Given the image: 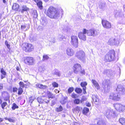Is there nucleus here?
I'll use <instances>...</instances> for the list:
<instances>
[{
  "instance_id": "f257e3e1",
  "label": "nucleus",
  "mask_w": 125,
  "mask_h": 125,
  "mask_svg": "<svg viewBox=\"0 0 125 125\" xmlns=\"http://www.w3.org/2000/svg\"><path fill=\"white\" fill-rule=\"evenodd\" d=\"M46 14L47 16L52 18H57L61 15V17L63 15L62 10H58L56 8L51 6L47 10Z\"/></svg>"
},
{
  "instance_id": "f03ea898",
  "label": "nucleus",
  "mask_w": 125,
  "mask_h": 125,
  "mask_svg": "<svg viewBox=\"0 0 125 125\" xmlns=\"http://www.w3.org/2000/svg\"><path fill=\"white\" fill-rule=\"evenodd\" d=\"M116 90L119 93H111L109 95V98L115 101H118L121 98L120 93L122 94H125V89L121 85H119L117 86Z\"/></svg>"
},
{
  "instance_id": "7ed1b4c3",
  "label": "nucleus",
  "mask_w": 125,
  "mask_h": 125,
  "mask_svg": "<svg viewBox=\"0 0 125 125\" xmlns=\"http://www.w3.org/2000/svg\"><path fill=\"white\" fill-rule=\"evenodd\" d=\"M103 112L109 119L115 118L117 115L116 111L111 108H105Z\"/></svg>"
},
{
  "instance_id": "20e7f679",
  "label": "nucleus",
  "mask_w": 125,
  "mask_h": 125,
  "mask_svg": "<svg viewBox=\"0 0 125 125\" xmlns=\"http://www.w3.org/2000/svg\"><path fill=\"white\" fill-rule=\"evenodd\" d=\"M115 53L114 51H110L105 56L104 60L106 62H110L113 60L115 58Z\"/></svg>"
},
{
  "instance_id": "39448f33",
  "label": "nucleus",
  "mask_w": 125,
  "mask_h": 125,
  "mask_svg": "<svg viewBox=\"0 0 125 125\" xmlns=\"http://www.w3.org/2000/svg\"><path fill=\"white\" fill-rule=\"evenodd\" d=\"M87 34L89 36L95 37L99 33L98 30L92 29L89 30H86Z\"/></svg>"
},
{
  "instance_id": "423d86ee",
  "label": "nucleus",
  "mask_w": 125,
  "mask_h": 125,
  "mask_svg": "<svg viewBox=\"0 0 125 125\" xmlns=\"http://www.w3.org/2000/svg\"><path fill=\"white\" fill-rule=\"evenodd\" d=\"M23 45V50L26 52L32 51L33 50V47L31 44L25 43Z\"/></svg>"
},
{
  "instance_id": "0eeeda50",
  "label": "nucleus",
  "mask_w": 125,
  "mask_h": 125,
  "mask_svg": "<svg viewBox=\"0 0 125 125\" xmlns=\"http://www.w3.org/2000/svg\"><path fill=\"white\" fill-rule=\"evenodd\" d=\"M24 61L25 63L29 65H33L34 62L33 58L30 57H24Z\"/></svg>"
},
{
  "instance_id": "6e6552de",
  "label": "nucleus",
  "mask_w": 125,
  "mask_h": 125,
  "mask_svg": "<svg viewBox=\"0 0 125 125\" xmlns=\"http://www.w3.org/2000/svg\"><path fill=\"white\" fill-rule=\"evenodd\" d=\"M75 55L78 59L82 61H83L85 58V53L82 51L77 52L76 53Z\"/></svg>"
},
{
  "instance_id": "1a4fd4ad",
  "label": "nucleus",
  "mask_w": 125,
  "mask_h": 125,
  "mask_svg": "<svg viewBox=\"0 0 125 125\" xmlns=\"http://www.w3.org/2000/svg\"><path fill=\"white\" fill-rule=\"evenodd\" d=\"M71 44L74 47L77 48L78 46V39L77 37L73 36L71 37Z\"/></svg>"
},
{
  "instance_id": "9d476101",
  "label": "nucleus",
  "mask_w": 125,
  "mask_h": 125,
  "mask_svg": "<svg viewBox=\"0 0 125 125\" xmlns=\"http://www.w3.org/2000/svg\"><path fill=\"white\" fill-rule=\"evenodd\" d=\"M119 41L117 38L112 37L109 39L107 43L110 45H117L119 44Z\"/></svg>"
},
{
  "instance_id": "9b49d317",
  "label": "nucleus",
  "mask_w": 125,
  "mask_h": 125,
  "mask_svg": "<svg viewBox=\"0 0 125 125\" xmlns=\"http://www.w3.org/2000/svg\"><path fill=\"white\" fill-rule=\"evenodd\" d=\"M114 107L117 111L123 112L125 110V106L119 104H114Z\"/></svg>"
},
{
  "instance_id": "f8f14e48",
  "label": "nucleus",
  "mask_w": 125,
  "mask_h": 125,
  "mask_svg": "<svg viewBox=\"0 0 125 125\" xmlns=\"http://www.w3.org/2000/svg\"><path fill=\"white\" fill-rule=\"evenodd\" d=\"M86 33L87 34L86 30L83 29V32H80L79 33L78 37L82 40L85 41L86 40V37L85 34Z\"/></svg>"
},
{
  "instance_id": "ddd939ff",
  "label": "nucleus",
  "mask_w": 125,
  "mask_h": 125,
  "mask_svg": "<svg viewBox=\"0 0 125 125\" xmlns=\"http://www.w3.org/2000/svg\"><path fill=\"white\" fill-rule=\"evenodd\" d=\"M80 64H75L73 67V72L75 73H77L81 70Z\"/></svg>"
},
{
  "instance_id": "4468645a",
  "label": "nucleus",
  "mask_w": 125,
  "mask_h": 125,
  "mask_svg": "<svg viewBox=\"0 0 125 125\" xmlns=\"http://www.w3.org/2000/svg\"><path fill=\"white\" fill-rule=\"evenodd\" d=\"M102 25L104 28L107 29H109L111 28V23L107 21L104 20H102Z\"/></svg>"
},
{
  "instance_id": "2eb2a0df",
  "label": "nucleus",
  "mask_w": 125,
  "mask_h": 125,
  "mask_svg": "<svg viewBox=\"0 0 125 125\" xmlns=\"http://www.w3.org/2000/svg\"><path fill=\"white\" fill-rule=\"evenodd\" d=\"M66 52L67 55L70 56H72L74 53V50L70 47H68L67 48Z\"/></svg>"
},
{
  "instance_id": "dca6fc26",
  "label": "nucleus",
  "mask_w": 125,
  "mask_h": 125,
  "mask_svg": "<svg viewBox=\"0 0 125 125\" xmlns=\"http://www.w3.org/2000/svg\"><path fill=\"white\" fill-rule=\"evenodd\" d=\"M104 83L106 84L105 86H106L107 87L106 88V87H105L104 90L108 92L109 90L111 88V83L109 79H107L106 80H105L104 82H103V84H104Z\"/></svg>"
},
{
  "instance_id": "f3484780",
  "label": "nucleus",
  "mask_w": 125,
  "mask_h": 125,
  "mask_svg": "<svg viewBox=\"0 0 125 125\" xmlns=\"http://www.w3.org/2000/svg\"><path fill=\"white\" fill-rule=\"evenodd\" d=\"M36 88L42 89L43 90H46L48 88L47 86L45 85H43L42 84H40L39 83H36L35 84Z\"/></svg>"
},
{
  "instance_id": "a211bd4d",
  "label": "nucleus",
  "mask_w": 125,
  "mask_h": 125,
  "mask_svg": "<svg viewBox=\"0 0 125 125\" xmlns=\"http://www.w3.org/2000/svg\"><path fill=\"white\" fill-rule=\"evenodd\" d=\"M91 82L94 85L97 89H100V87L99 84L95 80L93 79L92 80Z\"/></svg>"
},
{
  "instance_id": "6ab92c4d",
  "label": "nucleus",
  "mask_w": 125,
  "mask_h": 125,
  "mask_svg": "<svg viewBox=\"0 0 125 125\" xmlns=\"http://www.w3.org/2000/svg\"><path fill=\"white\" fill-rule=\"evenodd\" d=\"M82 109V108L81 107L77 106L73 109V112L75 113H78Z\"/></svg>"
},
{
  "instance_id": "aec40b11",
  "label": "nucleus",
  "mask_w": 125,
  "mask_h": 125,
  "mask_svg": "<svg viewBox=\"0 0 125 125\" xmlns=\"http://www.w3.org/2000/svg\"><path fill=\"white\" fill-rule=\"evenodd\" d=\"M1 78L2 79L5 77V76L6 74V72L4 70V69L3 68H1Z\"/></svg>"
},
{
  "instance_id": "412c9836",
  "label": "nucleus",
  "mask_w": 125,
  "mask_h": 125,
  "mask_svg": "<svg viewBox=\"0 0 125 125\" xmlns=\"http://www.w3.org/2000/svg\"><path fill=\"white\" fill-rule=\"evenodd\" d=\"M52 73L53 75H56L58 76L60 75V73L59 72L57 69H55L52 72Z\"/></svg>"
},
{
  "instance_id": "4be33fe9",
  "label": "nucleus",
  "mask_w": 125,
  "mask_h": 125,
  "mask_svg": "<svg viewBox=\"0 0 125 125\" xmlns=\"http://www.w3.org/2000/svg\"><path fill=\"white\" fill-rule=\"evenodd\" d=\"M29 10V9L26 6L23 5L22 6L21 12L22 13H23L24 11H27Z\"/></svg>"
},
{
  "instance_id": "5701e85b",
  "label": "nucleus",
  "mask_w": 125,
  "mask_h": 125,
  "mask_svg": "<svg viewBox=\"0 0 125 125\" xmlns=\"http://www.w3.org/2000/svg\"><path fill=\"white\" fill-rule=\"evenodd\" d=\"M19 7V5L16 3H14L13 4L12 6V9L15 10H17Z\"/></svg>"
},
{
  "instance_id": "b1692460",
  "label": "nucleus",
  "mask_w": 125,
  "mask_h": 125,
  "mask_svg": "<svg viewBox=\"0 0 125 125\" xmlns=\"http://www.w3.org/2000/svg\"><path fill=\"white\" fill-rule=\"evenodd\" d=\"M119 123L123 125H125V119L124 118H121L119 119Z\"/></svg>"
},
{
  "instance_id": "393cba45",
  "label": "nucleus",
  "mask_w": 125,
  "mask_h": 125,
  "mask_svg": "<svg viewBox=\"0 0 125 125\" xmlns=\"http://www.w3.org/2000/svg\"><path fill=\"white\" fill-rule=\"evenodd\" d=\"M36 3L37 6H38L39 8L40 9L42 10V1L40 0L39 2H38Z\"/></svg>"
},
{
  "instance_id": "a878e982",
  "label": "nucleus",
  "mask_w": 125,
  "mask_h": 125,
  "mask_svg": "<svg viewBox=\"0 0 125 125\" xmlns=\"http://www.w3.org/2000/svg\"><path fill=\"white\" fill-rule=\"evenodd\" d=\"M105 3H103L100 4L99 7V8L102 9L103 10H104L105 8Z\"/></svg>"
},
{
  "instance_id": "bb28decb",
  "label": "nucleus",
  "mask_w": 125,
  "mask_h": 125,
  "mask_svg": "<svg viewBox=\"0 0 125 125\" xmlns=\"http://www.w3.org/2000/svg\"><path fill=\"white\" fill-rule=\"evenodd\" d=\"M87 83L86 82H82L81 83V86L83 87V89H86V86L87 85Z\"/></svg>"
},
{
  "instance_id": "cd10ccee",
  "label": "nucleus",
  "mask_w": 125,
  "mask_h": 125,
  "mask_svg": "<svg viewBox=\"0 0 125 125\" xmlns=\"http://www.w3.org/2000/svg\"><path fill=\"white\" fill-rule=\"evenodd\" d=\"M89 111V109L87 107H84L83 110V114L85 115H86L87 113Z\"/></svg>"
},
{
  "instance_id": "c85d7f7f",
  "label": "nucleus",
  "mask_w": 125,
  "mask_h": 125,
  "mask_svg": "<svg viewBox=\"0 0 125 125\" xmlns=\"http://www.w3.org/2000/svg\"><path fill=\"white\" fill-rule=\"evenodd\" d=\"M98 125H106L104 122L101 119H99L97 122Z\"/></svg>"
},
{
  "instance_id": "c756f323",
  "label": "nucleus",
  "mask_w": 125,
  "mask_h": 125,
  "mask_svg": "<svg viewBox=\"0 0 125 125\" xmlns=\"http://www.w3.org/2000/svg\"><path fill=\"white\" fill-rule=\"evenodd\" d=\"M47 96L49 98H53L54 97V95L52 93L49 91L47 92Z\"/></svg>"
},
{
  "instance_id": "7c9ffc66",
  "label": "nucleus",
  "mask_w": 125,
  "mask_h": 125,
  "mask_svg": "<svg viewBox=\"0 0 125 125\" xmlns=\"http://www.w3.org/2000/svg\"><path fill=\"white\" fill-rule=\"evenodd\" d=\"M121 13L118 11L116 10H115L114 12V14L115 15V17H118L120 16V14Z\"/></svg>"
},
{
  "instance_id": "2f4dec72",
  "label": "nucleus",
  "mask_w": 125,
  "mask_h": 125,
  "mask_svg": "<svg viewBox=\"0 0 125 125\" xmlns=\"http://www.w3.org/2000/svg\"><path fill=\"white\" fill-rule=\"evenodd\" d=\"M58 39L60 41H61L64 39H65V37L64 36L59 35L58 37Z\"/></svg>"
},
{
  "instance_id": "473e14b6",
  "label": "nucleus",
  "mask_w": 125,
  "mask_h": 125,
  "mask_svg": "<svg viewBox=\"0 0 125 125\" xmlns=\"http://www.w3.org/2000/svg\"><path fill=\"white\" fill-rule=\"evenodd\" d=\"M18 106L15 103L13 104L12 109L13 110H14L16 109H17L18 108Z\"/></svg>"
},
{
  "instance_id": "72a5a7b5",
  "label": "nucleus",
  "mask_w": 125,
  "mask_h": 125,
  "mask_svg": "<svg viewBox=\"0 0 125 125\" xmlns=\"http://www.w3.org/2000/svg\"><path fill=\"white\" fill-rule=\"evenodd\" d=\"M23 92V91L22 88L19 87L18 89V94L19 95H20L22 94Z\"/></svg>"
},
{
  "instance_id": "f704fd0d",
  "label": "nucleus",
  "mask_w": 125,
  "mask_h": 125,
  "mask_svg": "<svg viewBox=\"0 0 125 125\" xmlns=\"http://www.w3.org/2000/svg\"><path fill=\"white\" fill-rule=\"evenodd\" d=\"M49 58V57L47 55H44L43 56L42 60L43 61L47 60Z\"/></svg>"
},
{
  "instance_id": "c9c22d12",
  "label": "nucleus",
  "mask_w": 125,
  "mask_h": 125,
  "mask_svg": "<svg viewBox=\"0 0 125 125\" xmlns=\"http://www.w3.org/2000/svg\"><path fill=\"white\" fill-rule=\"evenodd\" d=\"M75 91L76 92L79 94L81 93L82 91V89L79 88H76L75 90Z\"/></svg>"
},
{
  "instance_id": "e433bc0d",
  "label": "nucleus",
  "mask_w": 125,
  "mask_h": 125,
  "mask_svg": "<svg viewBox=\"0 0 125 125\" xmlns=\"http://www.w3.org/2000/svg\"><path fill=\"white\" fill-rule=\"evenodd\" d=\"M93 101L94 102H97L98 101V99L97 98V96L95 95L93 96Z\"/></svg>"
},
{
  "instance_id": "4c0bfd02",
  "label": "nucleus",
  "mask_w": 125,
  "mask_h": 125,
  "mask_svg": "<svg viewBox=\"0 0 125 125\" xmlns=\"http://www.w3.org/2000/svg\"><path fill=\"white\" fill-rule=\"evenodd\" d=\"M74 90V88L73 87H70L68 90V92L69 93H71Z\"/></svg>"
},
{
  "instance_id": "58836bf2",
  "label": "nucleus",
  "mask_w": 125,
  "mask_h": 125,
  "mask_svg": "<svg viewBox=\"0 0 125 125\" xmlns=\"http://www.w3.org/2000/svg\"><path fill=\"white\" fill-rule=\"evenodd\" d=\"M37 101L39 103H42L43 101V100L41 97H38L37 99Z\"/></svg>"
},
{
  "instance_id": "ea45409f",
  "label": "nucleus",
  "mask_w": 125,
  "mask_h": 125,
  "mask_svg": "<svg viewBox=\"0 0 125 125\" xmlns=\"http://www.w3.org/2000/svg\"><path fill=\"white\" fill-rule=\"evenodd\" d=\"M80 100L79 99H76L74 100V103L78 104L80 103Z\"/></svg>"
},
{
  "instance_id": "a19ab883",
  "label": "nucleus",
  "mask_w": 125,
  "mask_h": 125,
  "mask_svg": "<svg viewBox=\"0 0 125 125\" xmlns=\"http://www.w3.org/2000/svg\"><path fill=\"white\" fill-rule=\"evenodd\" d=\"M63 110V108L61 106H60L58 108H57L56 109V111L58 112H60L62 111Z\"/></svg>"
},
{
  "instance_id": "79ce46f5",
  "label": "nucleus",
  "mask_w": 125,
  "mask_h": 125,
  "mask_svg": "<svg viewBox=\"0 0 125 125\" xmlns=\"http://www.w3.org/2000/svg\"><path fill=\"white\" fill-rule=\"evenodd\" d=\"M20 87L21 88H23L24 87V85L22 82H20L19 83Z\"/></svg>"
},
{
  "instance_id": "37998d69",
  "label": "nucleus",
  "mask_w": 125,
  "mask_h": 125,
  "mask_svg": "<svg viewBox=\"0 0 125 125\" xmlns=\"http://www.w3.org/2000/svg\"><path fill=\"white\" fill-rule=\"evenodd\" d=\"M52 85L54 87H57L58 86V84L56 82H53L52 83Z\"/></svg>"
},
{
  "instance_id": "c03bdc74",
  "label": "nucleus",
  "mask_w": 125,
  "mask_h": 125,
  "mask_svg": "<svg viewBox=\"0 0 125 125\" xmlns=\"http://www.w3.org/2000/svg\"><path fill=\"white\" fill-rule=\"evenodd\" d=\"M72 97L73 98H77L78 96L75 93H73L71 95Z\"/></svg>"
},
{
  "instance_id": "a18cd8bd",
  "label": "nucleus",
  "mask_w": 125,
  "mask_h": 125,
  "mask_svg": "<svg viewBox=\"0 0 125 125\" xmlns=\"http://www.w3.org/2000/svg\"><path fill=\"white\" fill-rule=\"evenodd\" d=\"M7 104V103L6 102H4L1 104L2 108L3 109H4V107Z\"/></svg>"
},
{
  "instance_id": "49530a36",
  "label": "nucleus",
  "mask_w": 125,
  "mask_h": 125,
  "mask_svg": "<svg viewBox=\"0 0 125 125\" xmlns=\"http://www.w3.org/2000/svg\"><path fill=\"white\" fill-rule=\"evenodd\" d=\"M49 98H47L46 99H43V101L45 102L46 103H48L49 102Z\"/></svg>"
},
{
  "instance_id": "de8ad7c7",
  "label": "nucleus",
  "mask_w": 125,
  "mask_h": 125,
  "mask_svg": "<svg viewBox=\"0 0 125 125\" xmlns=\"http://www.w3.org/2000/svg\"><path fill=\"white\" fill-rule=\"evenodd\" d=\"M34 98L32 97L29 98V102H30L31 103H32L33 101L34 100Z\"/></svg>"
},
{
  "instance_id": "09e8293b",
  "label": "nucleus",
  "mask_w": 125,
  "mask_h": 125,
  "mask_svg": "<svg viewBox=\"0 0 125 125\" xmlns=\"http://www.w3.org/2000/svg\"><path fill=\"white\" fill-rule=\"evenodd\" d=\"M43 28L42 26H39L38 28H37V30L38 31H42L43 30Z\"/></svg>"
},
{
  "instance_id": "8fccbe9b",
  "label": "nucleus",
  "mask_w": 125,
  "mask_h": 125,
  "mask_svg": "<svg viewBox=\"0 0 125 125\" xmlns=\"http://www.w3.org/2000/svg\"><path fill=\"white\" fill-rule=\"evenodd\" d=\"M34 14L33 16V17L35 18H36L38 17V15L37 14L36 11V10H34Z\"/></svg>"
},
{
  "instance_id": "3c124183",
  "label": "nucleus",
  "mask_w": 125,
  "mask_h": 125,
  "mask_svg": "<svg viewBox=\"0 0 125 125\" xmlns=\"http://www.w3.org/2000/svg\"><path fill=\"white\" fill-rule=\"evenodd\" d=\"M18 90V89L16 87H13V91L14 92H17Z\"/></svg>"
},
{
  "instance_id": "603ef678",
  "label": "nucleus",
  "mask_w": 125,
  "mask_h": 125,
  "mask_svg": "<svg viewBox=\"0 0 125 125\" xmlns=\"http://www.w3.org/2000/svg\"><path fill=\"white\" fill-rule=\"evenodd\" d=\"M26 26L25 25H22L21 26V29L23 30L24 29L26 28Z\"/></svg>"
},
{
  "instance_id": "864d4df0",
  "label": "nucleus",
  "mask_w": 125,
  "mask_h": 125,
  "mask_svg": "<svg viewBox=\"0 0 125 125\" xmlns=\"http://www.w3.org/2000/svg\"><path fill=\"white\" fill-rule=\"evenodd\" d=\"M55 39L54 38H52L51 41L54 43L55 42Z\"/></svg>"
},
{
  "instance_id": "5fc2aeb1",
  "label": "nucleus",
  "mask_w": 125,
  "mask_h": 125,
  "mask_svg": "<svg viewBox=\"0 0 125 125\" xmlns=\"http://www.w3.org/2000/svg\"><path fill=\"white\" fill-rule=\"evenodd\" d=\"M88 107H90L91 106V104L88 102H87L85 104Z\"/></svg>"
},
{
  "instance_id": "6e6d98bb",
  "label": "nucleus",
  "mask_w": 125,
  "mask_h": 125,
  "mask_svg": "<svg viewBox=\"0 0 125 125\" xmlns=\"http://www.w3.org/2000/svg\"><path fill=\"white\" fill-rule=\"evenodd\" d=\"M8 121L10 122H13L14 121V120L11 118H9Z\"/></svg>"
},
{
  "instance_id": "4d7b16f0",
  "label": "nucleus",
  "mask_w": 125,
  "mask_h": 125,
  "mask_svg": "<svg viewBox=\"0 0 125 125\" xmlns=\"http://www.w3.org/2000/svg\"><path fill=\"white\" fill-rule=\"evenodd\" d=\"M3 87V84L2 83H0V90L2 89Z\"/></svg>"
},
{
  "instance_id": "13d9d810",
  "label": "nucleus",
  "mask_w": 125,
  "mask_h": 125,
  "mask_svg": "<svg viewBox=\"0 0 125 125\" xmlns=\"http://www.w3.org/2000/svg\"><path fill=\"white\" fill-rule=\"evenodd\" d=\"M66 101H65L64 100H63V101H60V102H61V103L62 104H65L66 103Z\"/></svg>"
},
{
  "instance_id": "bf43d9fd",
  "label": "nucleus",
  "mask_w": 125,
  "mask_h": 125,
  "mask_svg": "<svg viewBox=\"0 0 125 125\" xmlns=\"http://www.w3.org/2000/svg\"><path fill=\"white\" fill-rule=\"evenodd\" d=\"M80 72L82 74H85L84 71V70H82Z\"/></svg>"
},
{
  "instance_id": "052dcab7",
  "label": "nucleus",
  "mask_w": 125,
  "mask_h": 125,
  "mask_svg": "<svg viewBox=\"0 0 125 125\" xmlns=\"http://www.w3.org/2000/svg\"><path fill=\"white\" fill-rule=\"evenodd\" d=\"M6 46H7V47L9 49H10V45L9 44H8L7 45H6Z\"/></svg>"
},
{
  "instance_id": "680f3d73",
  "label": "nucleus",
  "mask_w": 125,
  "mask_h": 125,
  "mask_svg": "<svg viewBox=\"0 0 125 125\" xmlns=\"http://www.w3.org/2000/svg\"><path fill=\"white\" fill-rule=\"evenodd\" d=\"M34 1H35L36 3H38V2H39L40 0H33Z\"/></svg>"
},
{
  "instance_id": "e2e57ef3",
  "label": "nucleus",
  "mask_w": 125,
  "mask_h": 125,
  "mask_svg": "<svg viewBox=\"0 0 125 125\" xmlns=\"http://www.w3.org/2000/svg\"><path fill=\"white\" fill-rule=\"evenodd\" d=\"M3 118H0V123L3 121Z\"/></svg>"
},
{
  "instance_id": "0e129e2a",
  "label": "nucleus",
  "mask_w": 125,
  "mask_h": 125,
  "mask_svg": "<svg viewBox=\"0 0 125 125\" xmlns=\"http://www.w3.org/2000/svg\"><path fill=\"white\" fill-rule=\"evenodd\" d=\"M5 44L6 45H7L8 44V42L7 41H5Z\"/></svg>"
},
{
  "instance_id": "69168bd1",
  "label": "nucleus",
  "mask_w": 125,
  "mask_h": 125,
  "mask_svg": "<svg viewBox=\"0 0 125 125\" xmlns=\"http://www.w3.org/2000/svg\"><path fill=\"white\" fill-rule=\"evenodd\" d=\"M86 89H85V90L83 89V93H84V94H85L86 93V91H85Z\"/></svg>"
},
{
  "instance_id": "338daca9",
  "label": "nucleus",
  "mask_w": 125,
  "mask_h": 125,
  "mask_svg": "<svg viewBox=\"0 0 125 125\" xmlns=\"http://www.w3.org/2000/svg\"><path fill=\"white\" fill-rule=\"evenodd\" d=\"M74 125H79V123L75 122L74 123Z\"/></svg>"
},
{
  "instance_id": "774afa93",
  "label": "nucleus",
  "mask_w": 125,
  "mask_h": 125,
  "mask_svg": "<svg viewBox=\"0 0 125 125\" xmlns=\"http://www.w3.org/2000/svg\"><path fill=\"white\" fill-rule=\"evenodd\" d=\"M123 8H124V11H125V5H124Z\"/></svg>"
}]
</instances>
